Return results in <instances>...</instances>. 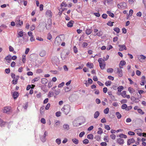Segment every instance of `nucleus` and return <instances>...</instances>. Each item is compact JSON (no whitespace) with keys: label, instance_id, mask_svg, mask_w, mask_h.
Here are the masks:
<instances>
[{"label":"nucleus","instance_id":"43","mask_svg":"<svg viewBox=\"0 0 146 146\" xmlns=\"http://www.w3.org/2000/svg\"><path fill=\"white\" fill-rule=\"evenodd\" d=\"M121 96L123 98H125L126 96V92L125 91H123L122 92L121 94Z\"/></svg>","mask_w":146,"mask_h":146},{"label":"nucleus","instance_id":"32","mask_svg":"<svg viewBox=\"0 0 146 146\" xmlns=\"http://www.w3.org/2000/svg\"><path fill=\"white\" fill-rule=\"evenodd\" d=\"M113 70L112 68H109L107 69V72L108 73H112L113 71Z\"/></svg>","mask_w":146,"mask_h":146},{"label":"nucleus","instance_id":"2","mask_svg":"<svg viewBox=\"0 0 146 146\" xmlns=\"http://www.w3.org/2000/svg\"><path fill=\"white\" fill-rule=\"evenodd\" d=\"M98 61L99 63V66L102 70L104 69L106 66V62L102 58H99L98 59Z\"/></svg>","mask_w":146,"mask_h":146},{"label":"nucleus","instance_id":"28","mask_svg":"<svg viewBox=\"0 0 146 146\" xmlns=\"http://www.w3.org/2000/svg\"><path fill=\"white\" fill-rule=\"evenodd\" d=\"M93 137L92 134H90L87 135V137L88 139H93Z\"/></svg>","mask_w":146,"mask_h":146},{"label":"nucleus","instance_id":"22","mask_svg":"<svg viewBox=\"0 0 146 146\" xmlns=\"http://www.w3.org/2000/svg\"><path fill=\"white\" fill-rule=\"evenodd\" d=\"M86 66L87 67H89L90 68H93L94 67V65L92 63H90L89 62H88L86 64Z\"/></svg>","mask_w":146,"mask_h":146},{"label":"nucleus","instance_id":"7","mask_svg":"<svg viewBox=\"0 0 146 146\" xmlns=\"http://www.w3.org/2000/svg\"><path fill=\"white\" fill-rule=\"evenodd\" d=\"M47 134L48 133L46 131H45L43 135L40 137V139L42 142L44 143L46 141V137L47 135Z\"/></svg>","mask_w":146,"mask_h":146},{"label":"nucleus","instance_id":"26","mask_svg":"<svg viewBox=\"0 0 146 146\" xmlns=\"http://www.w3.org/2000/svg\"><path fill=\"white\" fill-rule=\"evenodd\" d=\"M73 21H70L67 24V26L68 27H71L73 26Z\"/></svg>","mask_w":146,"mask_h":146},{"label":"nucleus","instance_id":"46","mask_svg":"<svg viewBox=\"0 0 146 146\" xmlns=\"http://www.w3.org/2000/svg\"><path fill=\"white\" fill-rule=\"evenodd\" d=\"M52 85L53 84L51 81H50V82H49L48 83V87L49 88H50L52 86Z\"/></svg>","mask_w":146,"mask_h":146},{"label":"nucleus","instance_id":"63","mask_svg":"<svg viewBox=\"0 0 146 146\" xmlns=\"http://www.w3.org/2000/svg\"><path fill=\"white\" fill-rule=\"evenodd\" d=\"M136 15L138 17H141L142 15L141 12L140 11L138 12L137 13Z\"/></svg>","mask_w":146,"mask_h":146},{"label":"nucleus","instance_id":"56","mask_svg":"<svg viewBox=\"0 0 146 146\" xmlns=\"http://www.w3.org/2000/svg\"><path fill=\"white\" fill-rule=\"evenodd\" d=\"M110 96L111 99L115 101L116 100L115 96L113 94L111 95V96Z\"/></svg>","mask_w":146,"mask_h":146},{"label":"nucleus","instance_id":"3","mask_svg":"<svg viewBox=\"0 0 146 146\" xmlns=\"http://www.w3.org/2000/svg\"><path fill=\"white\" fill-rule=\"evenodd\" d=\"M52 62L54 64L57 65L59 63V60L58 58L56 56H54L52 58Z\"/></svg>","mask_w":146,"mask_h":146},{"label":"nucleus","instance_id":"14","mask_svg":"<svg viewBox=\"0 0 146 146\" xmlns=\"http://www.w3.org/2000/svg\"><path fill=\"white\" fill-rule=\"evenodd\" d=\"M63 127L64 130L65 131H68L70 129L69 125L68 124H66L63 125Z\"/></svg>","mask_w":146,"mask_h":146},{"label":"nucleus","instance_id":"31","mask_svg":"<svg viewBox=\"0 0 146 146\" xmlns=\"http://www.w3.org/2000/svg\"><path fill=\"white\" fill-rule=\"evenodd\" d=\"M112 82L110 81H107L105 83V84L107 86H110L111 85Z\"/></svg>","mask_w":146,"mask_h":146},{"label":"nucleus","instance_id":"42","mask_svg":"<svg viewBox=\"0 0 146 146\" xmlns=\"http://www.w3.org/2000/svg\"><path fill=\"white\" fill-rule=\"evenodd\" d=\"M113 30L117 33H119L120 31V29L118 27H115L114 28Z\"/></svg>","mask_w":146,"mask_h":146},{"label":"nucleus","instance_id":"17","mask_svg":"<svg viewBox=\"0 0 146 146\" xmlns=\"http://www.w3.org/2000/svg\"><path fill=\"white\" fill-rule=\"evenodd\" d=\"M19 95V93L15 91L13 93V98L15 99L17 98L18 97Z\"/></svg>","mask_w":146,"mask_h":146},{"label":"nucleus","instance_id":"5","mask_svg":"<svg viewBox=\"0 0 146 146\" xmlns=\"http://www.w3.org/2000/svg\"><path fill=\"white\" fill-rule=\"evenodd\" d=\"M127 5L125 3H121L117 5L118 8L125 9Z\"/></svg>","mask_w":146,"mask_h":146},{"label":"nucleus","instance_id":"61","mask_svg":"<svg viewBox=\"0 0 146 146\" xmlns=\"http://www.w3.org/2000/svg\"><path fill=\"white\" fill-rule=\"evenodd\" d=\"M67 6V4H66L65 2H63L62 3L61 5V7H63V6H64V7H66Z\"/></svg>","mask_w":146,"mask_h":146},{"label":"nucleus","instance_id":"51","mask_svg":"<svg viewBox=\"0 0 146 146\" xmlns=\"http://www.w3.org/2000/svg\"><path fill=\"white\" fill-rule=\"evenodd\" d=\"M128 134L130 135H135V133L133 132L129 131L128 132Z\"/></svg>","mask_w":146,"mask_h":146},{"label":"nucleus","instance_id":"50","mask_svg":"<svg viewBox=\"0 0 146 146\" xmlns=\"http://www.w3.org/2000/svg\"><path fill=\"white\" fill-rule=\"evenodd\" d=\"M127 105L126 104H124L121 106V108L122 109H127Z\"/></svg>","mask_w":146,"mask_h":146},{"label":"nucleus","instance_id":"64","mask_svg":"<svg viewBox=\"0 0 146 146\" xmlns=\"http://www.w3.org/2000/svg\"><path fill=\"white\" fill-rule=\"evenodd\" d=\"M105 128L106 129L108 130H109L110 129V127L109 125H105Z\"/></svg>","mask_w":146,"mask_h":146},{"label":"nucleus","instance_id":"40","mask_svg":"<svg viewBox=\"0 0 146 146\" xmlns=\"http://www.w3.org/2000/svg\"><path fill=\"white\" fill-rule=\"evenodd\" d=\"M19 36H17V37H22L23 36V33L22 31H20L18 34Z\"/></svg>","mask_w":146,"mask_h":146},{"label":"nucleus","instance_id":"47","mask_svg":"<svg viewBox=\"0 0 146 146\" xmlns=\"http://www.w3.org/2000/svg\"><path fill=\"white\" fill-rule=\"evenodd\" d=\"M104 140L105 141L108 142V136L107 135H105L104 137Z\"/></svg>","mask_w":146,"mask_h":146},{"label":"nucleus","instance_id":"35","mask_svg":"<svg viewBox=\"0 0 146 146\" xmlns=\"http://www.w3.org/2000/svg\"><path fill=\"white\" fill-rule=\"evenodd\" d=\"M117 89L118 92H120L123 89V87L122 86H120L117 88Z\"/></svg>","mask_w":146,"mask_h":146},{"label":"nucleus","instance_id":"15","mask_svg":"<svg viewBox=\"0 0 146 146\" xmlns=\"http://www.w3.org/2000/svg\"><path fill=\"white\" fill-rule=\"evenodd\" d=\"M69 54V52H67L64 55L63 52H62L61 54V58L62 60H64L66 57Z\"/></svg>","mask_w":146,"mask_h":146},{"label":"nucleus","instance_id":"24","mask_svg":"<svg viewBox=\"0 0 146 146\" xmlns=\"http://www.w3.org/2000/svg\"><path fill=\"white\" fill-rule=\"evenodd\" d=\"M46 54V52L44 50L42 51L40 53V55L41 57L44 56Z\"/></svg>","mask_w":146,"mask_h":146},{"label":"nucleus","instance_id":"57","mask_svg":"<svg viewBox=\"0 0 146 146\" xmlns=\"http://www.w3.org/2000/svg\"><path fill=\"white\" fill-rule=\"evenodd\" d=\"M125 64H126L124 60H121L120 62V63H119L121 65H123H123H125Z\"/></svg>","mask_w":146,"mask_h":146},{"label":"nucleus","instance_id":"59","mask_svg":"<svg viewBox=\"0 0 146 146\" xmlns=\"http://www.w3.org/2000/svg\"><path fill=\"white\" fill-rule=\"evenodd\" d=\"M50 103L47 104L45 107V109L46 110H48L49 108L50 107Z\"/></svg>","mask_w":146,"mask_h":146},{"label":"nucleus","instance_id":"27","mask_svg":"<svg viewBox=\"0 0 146 146\" xmlns=\"http://www.w3.org/2000/svg\"><path fill=\"white\" fill-rule=\"evenodd\" d=\"M107 13L109 15L112 17H114V15L113 13H111L110 11H107Z\"/></svg>","mask_w":146,"mask_h":146},{"label":"nucleus","instance_id":"16","mask_svg":"<svg viewBox=\"0 0 146 146\" xmlns=\"http://www.w3.org/2000/svg\"><path fill=\"white\" fill-rule=\"evenodd\" d=\"M135 140L133 138H131L129 139L127 141V144L128 145H129L131 143L134 142Z\"/></svg>","mask_w":146,"mask_h":146},{"label":"nucleus","instance_id":"44","mask_svg":"<svg viewBox=\"0 0 146 146\" xmlns=\"http://www.w3.org/2000/svg\"><path fill=\"white\" fill-rule=\"evenodd\" d=\"M110 137L113 140L115 139L116 137V136L115 135L112 134L110 135Z\"/></svg>","mask_w":146,"mask_h":146},{"label":"nucleus","instance_id":"41","mask_svg":"<svg viewBox=\"0 0 146 146\" xmlns=\"http://www.w3.org/2000/svg\"><path fill=\"white\" fill-rule=\"evenodd\" d=\"M140 130V129H136L135 130V132H137V134L139 135V136H142V135L143 134V133H140V132H138V131H139V130Z\"/></svg>","mask_w":146,"mask_h":146},{"label":"nucleus","instance_id":"54","mask_svg":"<svg viewBox=\"0 0 146 146\" xmlns=\"http://www.w3.org/2000/svg\"><path fill=\"white\" fill-rule=\"evenodd\" d=\"M64 84V82H62L61 84H60L58 85V88H61L63 87Z\"/></svg>","mask_w":146,"mask_h":146},{"label":"nucleus","instance_id":"30","mask_svg":"<svg viewBox=\"0 0 146 146\" xmlns=\"http://www.w3.org/2000/svg\"><path fill=\"white\" fill-rule=\"evenodd\" d=\"M103 35V33L101 31H100L99 32H98L96 34H94V35H97L98 36H102Z\"/></svg>","mask_w":146,"mask_h":146},{"label":"nucleus","instance_id":"1","mask_svg":"<svg viewBox=\"0 0 146 146\" xmlns=\"http://www.w3.org/2000/svg\"><path fill=\"white\" fill-rule=\"evenodd\" d=\"M61 110L65 115H67L70 111V107L68 105H64L61 109Z\"/></svg>","mask_w":146,"mask_h":146},{"label":"nucleus","instance_id":"45","mask_svg":"<svg viewBox=\"0 0 146 146\" xmlns=\"http://www.w3.org/2000/svg\"><path fill=\"white\" fill-rule=\"evenodd\" d=\"M89 140L87 139H86L83 141V143L85 144H88L89 143Z\"/></svg>","mask_w":146,"mask_h":146},{"label":"nucleus","instance_id":"38","mask_svg":"<svg viewBox=\"0 0 146 146\" xmlns=\"http://www.w3.org/2000/svg\"><path fill=\"white\" fill-rule=\"evenodd\" d=\"M56 142L58 145H60L61 143V140L60 138L57 139L56 140Z\"/></svg>","mask_w":146,"mask_h":146},{"label":"nucleus","instance_id":"53","mask_svg":"<svg viewBox=\"0 0 146 146\" xmlns=\"http://www.w3.org/2000/svg\"><path fill=\"white\" fill-rule=\"evenodd\" d=\"M138 112L142 115L144 113L143 111H142V110L141 109H139L138 110Z\"/></svg>","mask_w":146,"mask_h":146},{"label":"nucleus","instance_id":"36","mask_svg":"<svg viewBox=\"0 0 146 146\" xmlns=\"http://www.w3.org/2000/svg\"><path fill=\"white\" fill-rule=\"evenodd\" d=\"M54 91L55 92L54 93L56 95H58L60 92V90L59 89H58L56 90H55Z\"/></svg>","mask_w":146,"mask_h":146},{"label":"nucleus","instance_id":"6","mask_svg":"<svg viewBox=\"0 0 146 146\" xmlns=\"http://www.w3.org/2000/svg\"><path fill=\"white\" fill-rule=\"evenodd\" d=\"M3 110L4 113H9L12 111L10 107H4Z\"/></svg>","mask_w":146,"mask_h":146},{"label":"nucleus","instance_id":"13","mask_svg":"<svg viewBox=\"0 0 146 146\" xmlns=\"http://www.w3.org/2000/svg\"><path fill=\"white\" fill-rule=\"evenodd\" d=\"M145 58L146 57L143 55H141L138 57V59L141 62L143 61Z\"/></svg>","mask_w":146,"mask_h":146},{"label":"nucleus","instance_id":"4","mask_svg":"<svg viewBox=\"0 0 146 146\" xmlns=\"http://www.w3.org/2000/svg\"><path fill=\"white\" fill-rule=\"evenodd\" d=\"M61 38L59 37H57L55 38L54 43L56 45H59L62 42Z\"/></svg>","mask_w":146,"mask_h":146},{"label":"nucleus","instance_id":"48","mask_svg":"<svg viewBox=\"0 0 146 146\" xmlns=\"http://www.w3.org/2000/svg\"><path fill=\"white\" fill-rule=\"evenodd\" d=\"M141 72L139 70H137L136 71V74L138 76H139L141 74Z\"/></svg>","mask_w":146,"mask_h":146},{"label":"nucleus","instance_id":"52","mask_svg":"<svg viewBox=\"0 0 146 146\" xmlns=\"http://www.w3.org/2000/svg\"><path fill=\"white\" fill-rule=\"evenodd\" d=\"M54 95V94L53 92H49L48 94V97H50L53 96Z\"/></svg>","mask_w":146,"mask_h":146},{"label":"nucleus","instance_id":"12","mask_svg":"<svg viewBox=\"0 0 146 146\" xmlns=\"http://www.w3.org/2000/svg\"><path fill=\"white\" fill-rule=\"evenodd\" d=\"M117 73L118 76L120 77L122 76L123 74L122 70L118 68H117Z\"/></svg>","mask_w":146,"mask_h":146},{"label":"nucleus","instance_id":"62","mask_svg":"<svg viewBox=\"0 0 146 146\" xmlns=\"http://www.w3.org/2000/svg\"><path fill=\"white\" fill-rule=\"evenodd\" d=\"M73 49L75 53H76L78 52L77 49L75 46L74 47Z\"/></svg>","mask_w":146,"mask_h":146},{"label":"nucleus","instance_id":"33","mask_svg":"<svg viewBox=\"0 0 146 146\" xmlns=\"http://www.w3.org/2000/svg\"><path fill=\"white\" fill-rule=\"evenodd\" d=\"M5 123L3 121V120L1 119H0V125L1 127L3 126L5 124Z\"/></svg>","mask_w":146,"mask_h":146},{"label":"nucleus","instance_id":"58","mask_svg":"<svg viewBox=\"0 0 146 146\" xmlns=\"http://www.w3.org/2000/svg\"><path fill=\"white\" fill-rule=\"evenodd\" d=\"M85 134V132L84 131H82L81 132L79 135V136L80 137H82Z\"/></svg>","mask_w":146,"mask_h":146},{"label":"nucleus","instance_id":"23","mask_svg":"<svg viewBox=\"0 0 146 146\" xmlns=\"http://www.w3.org/2000/svg\"><path fill=\"white\" fill-rule=\"evenodd\" d=\"M100 112L98 111H96L94 114V117L95 118H97L100 115Z\"/></svg>","mask_w":146,"mask_h":146},{"label":"nucleus","instance_id":"9","mask_svg":"<svg viewBox=\"0 0 146 146\" xmlns=\"http://www.w3.org/2000/svg\"><path fill=\"white\" fill-rule=\"evenodd\" d=\"M117 143L120 145L123 144L124 143L123 139L121 138L117 139Z\"/></svg>","mask_w":146,"mask_h":146},{"label":"nucleus","instance_id":"10","mask_svg":"<svg viewBox=\"0 0 146 146\" xmlns=\"http://www.w3.org/2000/svg\"><path fill=\"white\" fill-rule=\"evenodd\" d=\"M46 15L47 17L51 18L52 16V12L50 10H48L46 13Z\"/></svg>","mask_w":146,"mask_h":146},{"label":"nucleus","instance_id":"25","mask_svg":"<svg viewBox=\"0 0 146 146\" xmlns=\"http://www.w3.org/2000/svg\"><path fill=\"white\" fill-rule=\"evenodd\" d=\"M72 141L76 144H78L79 143V140L76 138L72 139Z\"/></svg>","mask_w":146,"mask_h":146},{"label":"nucleus","instance_id":"18","mask_svg":"<svg viewBox=\"0 0 146 146\" xmlns=\"http://www.w3.org/2000/svg\"><path fill=\"white\" fill-rule=\"evenodd\" d=\"M92 31L91 29H87L86 31V33L87 35H89L92 33Z\"/></svg>","mask_w":146,"mask_h":146},{"label":"nucleus","instance_id":"60","mask_svg":"<svg viewBox=\"0 0 146 146\" xmlns=\"http://www.w3.org/2000/svg\"><path fill=\"white\" fill-rule=\"evenodd\" d=\"M143 17L144 21L146 22V13H143Z\"/></svg>","mask_w":146,"mask_h":146},{"label":"nucleus","instance_id":"49","mask_svg":"<svg viewBox=\"0 0 146 146\" xmlns=\"http://www.w3.org/2000/svg\"><path fill=\"white\" fill-rule=\"evenodd\" d=\"M25 55H23L22 56V61L23 63L25 62L26 59L25 58Z\"/></svg>","mask_w":146,"mask_h":146},{"label":"nucleus","instance_id":"11","mask_svg":"<svg viewBox=\"0 0 146 146\" xmlns=\"http://www.w3.org/2000/svg\"><path fill=\"white\" fill-rule=\"evenodd\" d=\"M16 25L17 26H20L21 25L23 24V22L22 21H21L19 19H16V21H15Z\"/></svg>","mask_w":146,"mask_h":146},{"label":"nucleus","instance_id":"55","mask_svg":"<svg viewBox=\"0 0 146 146\" xmlns=\"http://www.w3.org/2000/svg\"><path fill=\"white\" fill-rule=\"evenodd\" d=\"M128 91L131 93H132L133 92V90L132 88L129 87L128 89Z\"/></svg>","mask_w":146,"mask_h":146},{"label":"nucleus","instance_id":"34","mask_svg":"<svg viewBox=\"0 0 146 146\" xmlns=\"http://www.w3.org/2000/svg\"><path fill=\"white\" fill-rule=\"evenodd\" d=\"M116 114L117 115V117L118 119H120L121 117V115L119 112H116Z\"/></svg>","mask_w":146,"mask_h":146},{"label":"nucleus","instance_id":"39","mask_svg":"<svg viewBox=\"0 0 146 146\" xmlns=\"http://www.w3.org/2000/svg\"><path fill=\"white\" fill-rule=\"evenodd\" d=\"M109 111V108H107L105 109L104 110V112L106 114H107L108 113Z\"/></svg>","mask_w":146,"mask_h":146},{"label":"nucleus","instance_id":"19","mask_svg":"<svg viewBox=\"0 0 146 146\" xmlns=\"http://www.w3.org/2000/svg\"><path fill=\"white\" fill-rule=\"evenodd\" d=\"M5 59L8 61V62H9V61L11 60V56L10 55H9L5 57Z\"/></svg>","mask_w":146,"mask_h":146},{"label":"nucleus","instance_id":"21","mask_svg":"<svg viewBox=\"0 0 146 146\" xmlns=\"http://www.w3.org/2000/svg\"><path fill=\"white\" fill-rule=\"evenodd\" d=\"M48 82V80L46 78H43L42 79L41 83L43 84H46Z\"/></svg>","mask_w":146,"mask_h":146},{"label":"nucleus","instance_id":"8","mask_svg":"<svg viewBox=\"0 0 146 146\" xmlns=\"http://www.w3.org/2000/svg\"><path fill=\"white\" fill-rule=\"evenodd\" d=\"M118 46L119 47V50L120 51H122L124 50H126L127 48L124 44L121 45L119 44L118 45Z\"/></svg>","mask_w":146,"mask_h":146},{"label":"nucleus","instance_id":"29","mask_svg":"<svg viewBox=\"0 0 146 146\" xmlns=\"http://www.w3.org/2000/svg\"><path fill=\"white\" fill-rule=\"evenodd\" d=\"M119 137H120V138H126L127 137V136L121 133L119 135Z\"/></svg>","mask_w":146,"mask_h":146},{"label":"nucleus","instance_id":"20","mask_svg":"<svg viewBox=\"0 0 146 146\" xmlns=\"http://www.w3.org/2000/svg\"><path fill=\"white\" fill-rule=\"evenodd\" d=\"M48 21L50 22V23H49L48 25H46V29H47L49 30L50 29L51 27V20L50 19H49L48 20Z\"/></svg>","mask_w":146,"mask_h":146},{"label":"nucleus","instance_id":"37","mask_svg":"<svg viewBox=\"0 0 146 146\" xmlns=\"http://www.w3.org/2000/svg\"><path fill=\"white\" fill-rule=\"evenodd\" d=\"M103 132V130L100 127L98 128V131L97 133L99 134H101Z\"/></svg>","mask_w":146,"mask_h":146}]
</instances>
